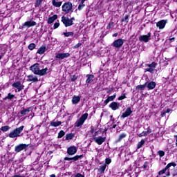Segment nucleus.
<instances>
[{"instance_id": "obj_1", "label": "nucleus", "mask_w": 177, "mask_h": 177, "mask_svg": "<svg viewBox=\"0 0 177 177\" xmlns=\"http://www.w3.org/2000/svg\"><path fill=\"white\" fill-rule=\"evenodd\" d=\"M30 70L34 74H36V75H40L42 77V75H45L48 73V68H45L43 69H41L39 67V64L36 63L30 66Z\"/></svg>"}, {"instance_id": "obj_2", "label": "nucleus", "mask_w": 177, "mask_h": 177, "mask_svg": "<svg viewBox=\"0 0 177 177\" xmlns=\"http://www.w3.org/2000/svg\"><path fill=\"white\" fill-rule=\"evenodd\" d=\"M62 12L64 15H67L68 13L71 15V13L74 12V10H73V3H71V2L64 3L62 5Z\"/></svg>"}, {"instance_id": "obj_3", "label": "nucleus", "mask_w": 177, "mask_h": 177, "mask_svg": "<svg viewBox=\"0 0 177 177\" xmlns=\"http://www.w3.org/2000/svg\"><path fill=\"white\" fill-rule=\"evenodd\" d=\"M23 129H24V126H21L20 127L14 129L9 133V138H18L19 136H20V133L23 132Z\"/></svg>"}, {"instance_id": "obj_4", "label": "nucleus", "mask_w": 177, "mask_h": 177, "mask_svg": "<svg viewBox=\"0 0 177 177\" xmlns=\"http://www.w3.org/2000/svg\"><path fill=\"white\" fill-rule=\"evenodd\" d=\"M87 118H88V113H84L82 115L80 118L75 122V127L78 128L79 127H81V125H83L85 121H86Z\"/></svg>"}, {"instance_id": "obj_5", "label": "nucleus", "mask_w": 177, "mask_h": 177, "mask_svg": "<svg viewBox=\"0 0 177 177\" xmlns=\"http://www.w3.org/2000/svg\"><path fill=\"white\" fill-rule=\"evenodd\" d=\"M61 21L64 24L65 27H70V26H73L74 24V22L71 21L68 17H62V20Z\"/></svg>"}, {"instance_id": "obj_6", "label": "nucleus", "mask_w": 177, "mask_h": 177, "mask_svg": "<svg viewBox=\"0 0 177 177\" xmlns=\"http://www.w3.org/2000/svg\"><path fill=\"white\" fill-rule=\"evenodd\" d=\"M124 45V39H118L115 40L113 44H111V46H113V48H116L117 49H120L121 46Z\"/></svg>"}, {"instance_id": "obj_7", "label": "nucleus", "mask_w": 177, "mask_h": 177, "mask_svg": "<svg viewBox=\"0 0 177 177\" xmlns=\"http://www.w3.org/2000/svg\"><path fill=\"white\" fill-rule=\"evenodd\" d=\"M29 145L26 144H19L15 147V151L16 153H20V151H23V150H26L27 147H28Z\"/></svg>"}, {"instance_id": "obj_8", "label": "nucleus", "mask_w": 177, "mask_h": 177, "mask_svg": "<svg viewBox=\"0 0 177 177\" xmlns=\"http://www.w3.org/2000/svg\"><path fill=\"white\" fill-rule=\"evenodd\" d=\"M156 66H157V64L153 62L151 64L147 65V67L148 68H147L145 70L146 71H148V73H153L156 70Z\"/></svg>"}, {"instance_id": "obj_9", "label": "nucleus", "mask_w": 177, "mask_h": 177, "mask_svg": "<svg viewBox=\"0 0 177 177\" xmlns=\"http://www.w3.org/2000/svg\"><path fill=\"white\" fill-rule=\"evenodd\" d=\"M176 165V164L175 162H170V163L167 164V165L165 167V168L159 171L158 175H164V174H165V172H167V170L169 169V168H171V167H175Z\"/></svg>"}, {"instance_id": "obj_10", "label": "nucleus", "mask_w": 177, "mask_h": 177, "mask_svg": "<svg viewBox=\"0 0 177 177\" xmlns=\"http://www.w3.org/2000/svg\"><path fill=\"white\" fill-rule=\"evenodd\" d=\"M12 87L16 88L18 92H20V91H23V89H24V85L21 84V82H19V81L17 82H14L12 84Z\"/></svg>"}, {"instance_id": "obj_11", "label": "nucleus", "mask_w": 177, "mask_h": 177, "mask_svg": "<svg viewBox=\"0 0 177 177\" xmlns=\"http://www.w3.org/2000/svg\"><path fill=\"white\" fill-rule=\"evenodd\" d=\"M93 140L95 142V143H97V145H99L100 146V145H103V143L106 142V137H94Z\"/></svg>"}, {"instance_id": "obj_12", "label": "nucleus", "mask_w": 177, "mask_h": 177, "mask_svg": "<svg viewBox=\"0 0 177 177\" xmlns=\"http://www.w3.org/2000/svg\"><path fill=\"white\" fill-rule=\"evenodd\" d=\"M150 38H151V33L149 32L146 35L140 36L139 40L142 41L143 42H149V41H150Z\"/></svg>"}, {"instance_id": "obj_13", "label": "nucleus", "mask_w": 177, "mask_h": 177, "mask_svg": "<svg viewBox=\"0 0 177 177\" xmlns=\"http://www.w3.org/2000/svg\"><path fill=\"white\" fill-rule=\"evenodd\" d=\"M132 113H133V111L131 109V107H128L124 113L122 114L121 118H127V117H129Z\"/></svg>"}, {"instance_id": "obj_14", "label": "nucleus", "mask_w": 177, "mask_h": 177, "mask_svg": "<svg viewBox=\"0 0 177 177\" xmlns=\"http://www.w3.org/2000/svg\"><path fill=\"white\" fill-rule=\"evenodd\" d=\"M77 147L75 146H71L70 147L68 148L67 149V153L69 156H74V154H75V153H77Z\"/></svg>"}, {"instance_id": "obj_15", "label": "nucleus", "mask_w": 177, "mask_h": 177, "mask_svg": "<svg viewBox=\"0 0 177 177\" xmlns=\"http://www.w3.org/2000/svg\"><path fill=\"white\" fill-rule=\"evenodd\" d=\"M167 24V20H161L156 24V26L159 28V30H162L165 28V25Z\"/></svg>"}, {"instance_id": "obj_16", "label": "nucleus", "mask_w": 177, "mask_h": 177, "mask_svg": "<svg viewBox=\"0 0 177 177\" xmlns=\"http://www.w3.org/2000/svg\"><path fill=\"white\" fill-rule=\"evenodd\" d=\"M82 157H84L83 155H77L73 158H68V157H65L64 158V160L65 161H71V160H73V161H78V159L79 158H82Z\"/></svg>"}, {"instance_id": "obj_17", "label": "nucleus", "mask_w": 177, "mask_h": 177, "mask_svg": "<svg viewBox=\"0 0 177 177\" xmlns=\"http://www.w3.org/2000/svg\"><path fill=\"white\" fill-rule=\"evenodd\" d=\"M55 57L57 59H66L67 57H70V53H58L56 55Z\"/></svg>"}, {"instance_id": "obj_18", "label": "nucleus", "mask_w": 177, "mask_h": 177, "mask_svg": "<svg viewBox=\"0 0 177 177\" xmlns=\"http://www.w3.org/2000/svg\"><path fill=\"white\" fill-rule=\"evenodd\" d=\"M33 26H37V22L34 21H28L24 24L23 27H33Z\"/></svg>"}, {"instance_id": "obj_19", "label": "nucleus", "mask_w": 177, "mask_h": 177, "mask_svg": "<svg viewBox=\"0 0 177 177\" xmlns=\"http://www.w3.org/2000/svg\"><path fill=\"white\" fill-rule=\"evenodd\" d=\"M146 86L148 88V89L153 90L154 88H156V86L157 84H156L155 82H149L145 83Z\"/></svg>"}, {"instance_id": "obj_20", "label": "nucleus", "mask_w": 177, "mask_h": 177, "mask_svg": "<svg viewBox=\"0 0 177 177\" xmlns=\"http://www.w3.org/2000/svg\"><path fill=\"white\" fill-rule=\"evenodd\" d=\"M109 107L113 111L118 110L120 109V103L113 102L109 104Z\"/></svg>"}, {"instance_id": "obj_21", "label": "nucleus", "mask_w": 177, "mask_h": 177, "mask_svg": "<svg viewBox=\"0 0 177 177\" xmlns=\"http://www.w3.org/2000/svg\"><path fill=\"white\" fill-rule=\"evenodd\" d=\"M80 100H81V97L78 95H73V97H72L73 104H78Z\"/></svg>"}, {"instance_id": "obj_22", "label": "nucleus", "mask_w": 177, "mask_h": 177, "mask_svg": "<svg viewBox=\"0 0 177 177\" xmlns=\"http://www.w3.org/2000/svg\"><path fill=\"white\" fill-rule=\"evenodd\" d=\"M28 82H37L38 77H37V76L30 75L28 76Z\"/></svg>"}, {"instance_id": "obj_23", "label": "nucleus", "mask_w": 177, "mask_h": 177, "mask_svg": "<svg viewBox=\"0 0 177 177\" xmlns=\"http://www.w3.org/2000/svg\"><path fill=\"white\" fill-rule=\"evenodd\" d=\"M86 84H92V82H93V78H95V76L93 75H86Z\"/></svg>"}, {"instance_id": "obj_24", "label": "nucleus", "mask_w": 177, "mask_h": 177, "mask_svg": "<svg viewBox=\"0 0 177 177\" xmlns=\"http://www.w3.org/2000/svg\"><path fill=\"white\" fill-rule=\"evenodd\" d=\"M52 3L55 8H60L63 2L59 1L58 0H52Z\"/></svg>"}, {"instance_id": "obj_25", "label": "nucleus", "mask_w": 177, "mask_h": 177, "mask_svg": "<svg viewBox=\"0 0 177 177\" xmlns=\"http://www.w3.org/2000/svg\"><path fill=\"white\" fill-rule=\"evenodd\" d=\"M45 52H46V46H42L37 50V53H38L39 55H44Z\"/></svg>"}, {"instance_id": "obj_26", "label": "nucleus", "mask_w": 177, "mask_h": 177, "mask_svg": "<svg viewBox=\"0 0 177 177\" xmlns=\"http://www.w3.org/2000/svg\"><path fill=\"white\" fill-rule=\"evenodd\" d=\"M115 97V95L108 97V98L104 102V104H105V106L107 105V104L109 102H113Z\"/></svg>"}, {"instance_id": "obj_27", "label": "nucleus", "mask_w": 177, "mask_h": 177, "mask_svg": "<svg viewBox=\"0 0 177 177\" xmlns=\"http://www.w3.org/2000/svg\"><path fill=\"white\" fill-rule=\"evenodd\" d=\"M57 15H55L53 17H49L48 19V24H52V23H53L55 21V20H57Z\"/></svg>"}, {"instance_id": "obj_28", "label": "nucleus", "mask_w": 177, "mask_h": 177, "mask_svg": "<svg viewBox=\"0 0 177 177\" xmlns=\"http://www.w3.org/2000/svg\"><path fill=\"white\" fill-rule=\"evenodd\" d=\"M30 111H31V108L25 109L21 111V115H26Z\"/></svg>"}, {"instance_id": "obj_29", "label": "nucleus", "mask_w": 177, "mask_h": 177, "mask_svg": "<svg viewBox=\"0 0 177 177\" xmlns=\"http://www.w3.org/2000/svg\"><path fill=\"white\" fill-rule=\"evenodd\" d=\"M59 125H62L61 121H57V122H51L50 126L51 127H59Z\"/></svg>"}, {"instance_id": "obj_30", "label": "nucleus", "mask_w": 177, "mask_h": 177, "mask_svg": "<svg viewBox=\"0 0 177 177\" xmlns=\"http://www.w3.org/2000/svg\"><path fill=\"white\" fill-rule=\"evenodd\" d=\"M145 143H146V141H145V140H141V141H140L138 143L137 150H139V149H140L142 147V146H143V145H145Z\"/></svg>"}, {"instance_id": "obj_31", "label": "nucleus", "mask_w": 177, "mask_h": 177, "mask_svg": "<svg viewBox=\"0 0 177 177\" xmlns=\"http://www.w3.org/2000/svg\"><path fill=\"white\" fill-rule=\"evenodd\" d=\"M84 2L85 1H83V0L81 1L80 3L78 6V10H82V9L85 8V4H84Z\"/></svg>"}, {"instance_id": "obj_32", "label": "nucleus", "mask_w": 177, "mask_h": 177, "mask_svg": "<svg viewBox=\"0 0 177 177\" xmlns=\"http://www.w3.org/2000/svg\"><path fill=\"white\" fill-rule=\"evenodd\" d=\"M42 1L43 0H37L35 3V8L41 7V5H42Z\"/></svg>"}, {"instance_id": "obj_33", "label": "nucleus", "mask_w": 177, "mask_h": 177, "mask_svg": "<svg viewBox=\"0 0 177 177\" xmlns=\"http://www.w3.org/2000/svg\"><path fill=\"white\" fill-rule=\"evenodd\" d=\"M107 167V165H104L100 167V172H101V174H103L104 172V171H106V167Z\"/></svg>"}, {"instance_id": "obj_34", "label": "nucleus", "mask_w": 177, "mask_h": 177, "mask_svg": "<svg viewBox=\"0 0 177 177\" xmlns=\"http://www.w3.org/2000/svg\"><path fill=\"white\" fill-rule=\"evenodd\" d=\"M36 46H37V45H35V44L31 43L30 44H29L28 48L29 50H34V49H35Z\"/></svg>"}, {"instance_id": "obj_35", "label": "nucleus", "mask_w": 177, "mask_h": 177, "mask_svg": "<svg viewBox=\"0 0 177 177\" xmlns=\"http://www.w3.org/2000/svg\"><path fill=\"white\" fill-rule=\"evenodd\" d=\"M10 129V127L9 126H3L1 127V131L3 132H8Z\"/></svg>"}, {"instance_id": "obj_36", "label": "nucleus", "mask_w": 177, "mask_h": 177, "mask_svg": "<svg viewBox=\"0 0 177 177\" xmlns=\"http://www.w3.org/2000/svg\"><path fill=\"white\" fill-rule=\"evenodd\" d=\"M64 35L65 37H73V35H74V32H64Z\"/></svg>"}, {"instance_id": "obj_37", "label": "nucleus", "mask_w": 177, "mask_h": 177, "mask_svg": "<svg viewBox=\"0 0 177 177\" xmlns=\"http://www.w3.org/2000/svg\"><path fill=\"white\" fill-rule=\"evenodd\" d=\"M64 135H66V133H64V131L62 130L59 131V133H58V139L62 138V136H64Z\"/></svg>"}, {"instance_id": "obj_38", "label": "nucleus", "mask_w": 177, "mask_h": 177, "mask_svg": "<svg viewBox=\"0 0 177 177\" xmlns=\"http://www.w3.org/2000/svg\"><path fill=\"white\" fill-rule=\"evenodd\" d=\"M125 138H127V134L126 133H122L119 136L118 141L120 142V141L122 140V139H124Z\"/></svg>"}, {"instance_id": "obj_39", "label": "nucleus", "mask_w": 177, "mask_h": 177, "mask_svg": "<svg viewBox=\"0 0 177 177\" xmlns=\"http://www.w3.org/2000/svg\"><path fill=\"white\" fill-rule=\"evenodd\" d=\"M15 97V95L8 93V96L6 97V99H8L9 100H12Z\"/></svg>"}, {"instance_id": "obj_40", "label": "nucleus", "mask_w": 177, "mask_h": 177, "mask_svg": "<svg viewBox=\"0 0 177 177\" xmlns=\"http://www.w3.org/2000/svg\"><path fill=\"white\" fill-rule=\"evenodd\" d=\"M77 79H78V76H77V75H71V80L72 82L77 81Z\"/></svg>"}, {"instance_id": "obj_41", "label": "nucleus", "mask_w": 177, "mask_h": 177, "mask_svg": "<svg viewBox=\"0 0 177 177\" xmlns=\"http://www.w3.org/2000/svg\"><path fill=\"white\" fill-rule=\"evenodd\" d=\"M158 154L160 158L164 157L165 156V152L164 151H158Z\"/></svg>"}, {"instance_id": "obj_42", "label": "nucleus", "mask_w": 177, "mask_h": 177, "mask_svg": "<svg viewBox=\"0 0 177 177\" xmlns=\"http://www.w3.org/2000/svg\"><path fill=\"white\" fill-rule=\"evenodd\" d=\"M142 167L144 169H149V162H145Z\"/></svg>"}, {"instance_id": "obj_43", "label": "nucleus", "mask_w": 177, "mask_h": 177, "mask_svg": "<svg viewBox=\"0 0 177 177\" xmlns=\"http://www.w3.org/2000/svg\"><path fill=\"white\" fill-rule=\"evenodd\" d=\"M139 138H142V136H147L146 131H142L138 135Z\"/></svg>"}, {"instance_id": "obj_44", "label": "nucleus", "mask_w": 177, "mask_h": 177, "mask_svg": "<svg viewBox=\"0 0 177 177\" xmlns=\"http://www.w3.org/2000/svg\"><path fill=\"white\" fill-rule=\"evenodd\" d=\"M145 88H146V84H145L144 85H138L137 86V89H145Z\"/></svg>"}, {"instance_id": "obj_45", "label": "nucleus", "mask_w": 177, "mask_h": 177, "mask_svg": "<svg viewBox=\"0 0 177 177\" xmlns=\"http://www.w3.org/2000/svg\"><path fill=\"white\" fill-rule=\"evenodd\" d=\"M66 140H68L70 139H73V135L71 133V134H68L66 136Z\"/></svg>"}, {"instance_id": "obj_46", "label": "nucleus", "mask_w": 177, "mask_h": 177, "mask_svg": "<svg viewBox=\"0 0 177 177\" xmlns=\"http://www.w3.org/2000/svg\"><path fill=\"white\" fill-rule=\"evenodd\" d=\"M125 98H127V96H125V94H124L118 97V100H124Z\"/></svg>"}, {"instance_id": "obj_47", "label": "nucleus", "mask_w": 177, "mask_h": 177, "mask_svg": "<svg viewBox=\"0 0 177 177\" xmlns=\"http://www.w3.org/2000/svg\"><path fill=\"white\" fill-rule=\"evenodd\" d=\"M59 26H60V24L59 22H56L54 24V30H56V28H59Z\"/></svg>"}, {"instance_id": "obj_48", "label": "nucleus", "mask_w": 177, "mask_h": 177, "mask_svg": "<svg viewBox=\"0 0 177 177\" xmlns=\"http://www.w3.org/2000/svg\"><path fill=\"white\" fill-rule=\"evenodd\" d=\"M81 45H82V44L78 43L77 44H76L73 46V49H77V48H80V46H81Z\"/></svg>"}, {"instance_id": "obj_49", "label": "nucleus", "mask_w": 177, "mask_h": 177, "mask_svg": "<svg viewBox=\"0 0 177 177\" xmlns=\"http://www.w3.org/2000/svg\"><path fill=\"white\" fill-rule=\"evenodd\" d=\"M113 22L109 23L106 27L107 30H110V28H111V27H113Z\"/></svg>"}, {"instance_id": "obj_50", "label": "nucleus", "mask_w": 177, "mask_h": 177, "mask_svg": "<svg viewBox=\"0 0 177 177\" xmlns=\"http://www.w3.org/2000/svg\"><path fill=\"white\" fill-rule=\"evenodd\" d=\"M106 164L109 165L111 162V159L110 158H106L105 160Z\"/></svg>"}, {"instance_id": "obj_51", "label": "nucleus", "mask_w": 177, "mask_h": 177, "mask_svg": "<svg viewBox=\"0 0 177 177\" xmlns=\"http://www.w3.org/2000/svg\"><path fill=\"white\" fill-rule=\"evenodd\" d=\"M129 18V16L125 15L124 19H123L124 21H126V23H128V19Z\"/></svg>"}, {"instance_id": "obj_52", "label": "nucleus", "mask_w": 177, "mask_h": 177, "mask_svg": "<svg viewBox=\"0 0 177 177\" xmlns=\"http://www.w3.org/2000/svg\"><path fill=\"white\" fill-rule=\"evenodd\" d=\"M173 177H177V170H174L172 174Z\"/></svg>"}, {"instance_id": "obj_53", "label": "nucleus", "mask_w": 177, "mask_h": 177, "mask_svg": "<svg viewBox=\"0 0 177 177\" xmlns=\"http://www.w3.org/2000/svg\"><path fill=\"white\" fill-rule=\"evenodd\" d=\"M145 132L147 135H149V133H151V129H150V127H148V130Z\"/></svg>"}, {"instance_id": "obj_54", "label": "nucleus", "mask_w": 177, "mask_h": 177, "mask_svg": "<svg viewBox=\"0 0 177 177\" xmlns=\"http://www.w3.org/2000/svg\"><path fill=\"white\" fill-rule=\"evenodd\" d=\"M166 176H171V172H169V171H167Z\"/></svg>"}, {"instance_id": "obj_55", "label": "nucleus", "mask_w": 177, "mask_h": 177, "mask_svg": "<svg viewBox=\"0 0 177 177\" xmlns=\"http://www.w3.org/2000/svg\"><path fill=\"white\" fill-rule=\"evenodd\" d=\"M12 177H26L24 176H20V175H15Z\"/></svg>"}, {"instance_id": "obj_56", "label": "nucleus", "mask_w": 177, "mask_h": 177, "mask_svg": "<svg viewBox=\"0 0 177 177\" xmlns=\"http://www.w3.org/2000/svg\"><path fill=\"white\" fill-rule=\"evenodd\" d=\"M97 135H99V131L95 132L93 136H97Z\"/></svg>"}, {"instance_id": "obj_57", "label": "nucleus", "mask_w": 177, "mask_h": 177, "mask_svg": "<svg viewBox=\"0 0 177 177\" xmlns=\"http://www.w3.org/2000/svg\"><path fill=\"white\" fill-rule=\"evenodd\" d=\"M169 41H171V42H174V41H175V37L169 39Z\"/></svg>"}, {"instance_id": "obj_58", "label": "nucleus", "mask_w": 177, "mask_h": 177, "mask_svg": "<svg viewBox=\"0 0 177 177\" xmlns=\"http://www.w3.org/2000/svg\"><path fill=\"white\" fill-rule=\"evenodd\" d=\"M118 35V33H115L113 35V37H117Z\"/></svg>"}, {"instance_id": "obj_59", "label": "nucleus", "mask_w": 177, "mask_h": 177, "mask_svg": "<svg viewBox=\"0 0 177 177\" xmlns=\"http://www.w3.org/2000/svg\"><path fill=\"white\" fill-rule=\"evenodd\" d=\"M69 20H71V21H73V20H75V18L72 17V18L69 19Z\"/></svg>"}, {"instance_id": "obj_60", "label": "nucleus", "mask_w": 177, "mask_h": 177, "mask_svg": "<svg viewBox=\"0 0 177 177\" xmlns=\"http://www.w3.org/2000/svg\"><path fill=\"white\" fill-rule=\"evenodd\" d=\"M50 177H56V175L52 174V175L50 176Z\"/></svg>"}, {"instance_id": "obj_61", "label": "nucleus", "mask_w": 177, "mask_h": 177, "mask_svg": "<svg viewBox=\"0 0 177 177\" xmlns=\"http://www.w3.org/2000/svg\"><path fill=\"white\" fill-rule=\"evenodd\" d=\"M169 111H171V110L169 109H168L166 111V113H169Z\"/></svg>"}, {"instance_id": "obj_62", "label": "nucleus", "mask_w": 177, "mask_h": 177, "mask_svg": "<svg viewBox=\"0 0 177 177\" xmlns=\"http://www.w3.org/2000/svg\"><path fill=\"white\" fill-rule=\"evenodd\" d=\"M117 127V124H114L112 128H115Z\"/></svg>"}, {"instance_id": "obj_63", "label": "nucleus", "mask_w": 177, "mask_h": 177, "mask_svg": "<svg viewBox=\"0 0 177 177\" xmlns=\"http://www.w3.org/2000/svg\"><path fill=\"white\" fill-rule=\"evenodd\" d=\"M91 133H93V129H91Z\"/></svg>"}, {"instance_id": "obj_64", "label": "nucleus", "mask_w": 177, "mask_h": 177, "mask_svg": "<svg viewBox=\"0 0 177 177\" xmlns=\"http://www.w3.org/2000/svg\"><path fill=\"white\" fill-rule=\"evenodd\" d=\"M1 59H2V55H0V60H1Z\"/></svg>"}]
</instances>
